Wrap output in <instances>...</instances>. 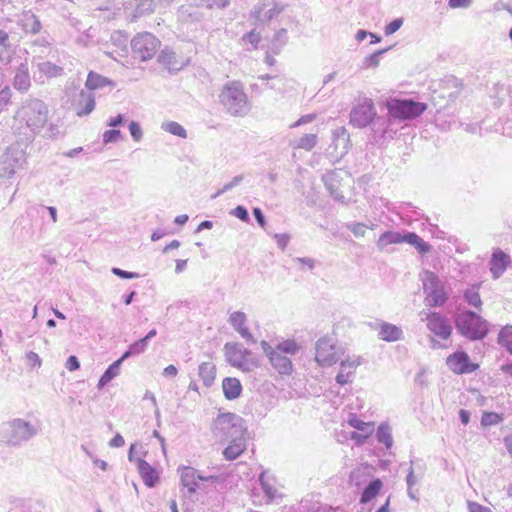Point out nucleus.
Wrapping results in <instances>:
<instances>
[{
    "label": "nucleus",
    "mask_w": 512,
    "mask_h": 512,
    "mask_svg": "<svg viewBox=\"0 0 512 512\" xmlns=\"http://www.w3.org/2000/svg\"><path fill=\"white\" fill-rule=\"evenodd\" d=\"M49 108L41 99L22 101L13 116L12 131L21 139L33 140L48 122Z\"/></svg>",
    "instance_id": "obj_1"
},
{
    "label": "nucleus",
    "mask_w": 512,
    "mask_h": 512,
    "mask_svg": "<svg viewBox=\"0 0 512 512\" xmlns=\"http://www.w3.org/2000/svg\"><path fill=\"white\" fill-rule=\"evenodd\" d=\"M387 117L378 116L372 126V132L380 138H393L396 130L392 128L393 120L407 121L419 117L426 110L425 103L412 99L390 98L385 102Z\"/></svg>",
    "instance_id": "obj_2"
},
{
    "label": "nucleus",
    "mask_w": 512,
    "mask_h": 512,
    "mask_svg": "<svg viewBox=\"0 0 512 512\" xmlns=\"http://www.w3.org/2000/svg\"><path fill=\"white\" fill-rule=\"evenodd\" d=\"M218 97L225 111L232 116L244 117L251 110V102L240 81H227Z\"/></svg>",
    "instance_id": "obj_3"
},
{
    "label": "nucleus",
    "mask_w": 512,
    "mask_h": 512,
    "mask_svg": "<svg viewBox=\"0 0 512 512\" xmlns=\"http://www.w3.org/2000/svg\"><path fill=\"white\" fill-rule=\"evenodd\" d=\"M38 434V428L23 418H11L0 425V442L17 448Z\"/></svg>",
    "instance_id": "obj_4"
},
{
    "label": "nucleus",
    "mask_w": 512,
    "mask_h": 512,
    "mask_svg": "<svg viewBox=\"0 0 512 512\" xmlns=\"http://www.w3.org/2000/svg\"><path fill=\"white\" fill-rule=\"evenodd\" d=\"M457 331L469 340L483 339L488 333V322L477 313L465 310L455 316Z\"/></svg>",
    "instance_id": "obj_5"
},
{
    "label": "nucleus",
    "mask_w": 512,
    "mask_h": 512,
    "mask_svg": "<svg viewBox=\"0 0 512 512\" xmlns=\"http://www.w3.org/2000/svg\"><path fill=\"white\" fill-rule=\"evenodd\" d=\"M245 432L242 418L234 413L220 414L214 422V433L223 441L245 439Z\"/></svg>",
    "instance_id": "obj_6"
},
{
    "label": "nucleus",
    "mask_w": 512,
    "mask_h": 512,
    "mask_svg": "<svg viewBox=\"0 0 512 512\" xmlns=\"http://www.w3.org/2000/svg\"><path fill=\"white\" fill-rule=\"evenodd\" d=\"M245 432L242 418L234 413L220 414L214 422V433L223 441L245 439Z\"/></svg>",
    "instance_id": "obj_7"
},
{
    "label": "nucleus",
    "mask_w": 512,
    "mask_h": 512,
    "mask_svg": "<svg viewBox=\"0 0 512 512\" xmlns=\"http://www.w3.org/2000/svg\"><path fill=\"white\" fill-rule=\"evenodd\" d=\"M425 302L428 307H441L448 300L445 284L431 271H425L422 276Z\"/></svg>",
    "instance_id": "obj_8"
},
{
    "label": "nucleus",
    "mask_w": 512,
    "mask_h": 512,
    "mask_svg": "<svg viewBox=\"0 0 512 512\" xmlns=\"http://www.w3.org/2000/svg\"><path fill=\"white\" fill-rule=\"evenodd\" d=\"M377 118L372 99L363 98L352 107L349 123L355 128L363 129L369 125L372 127Z\"/></svg>",
    "instance_id": "obj_9"
},
{
    "label": "nucleus",
    "mask_w": 512,
    "mask_h": 512,
    "mask_svg": "<svg viewBox=\"0 0 512 512\" xmlns=\"http://www.w3.org/2000/svg\"><path fill=\"white\" fill-rule=\"evenodd\" d=\"M315 361L321 367H331L340 358L341 350L333 339L327 336L321 337L315 344Z\"/></svg>",
    "instance_id": "obj_10"
},
{
    "label": "nucleus",
    "mask_w": 512,
    "mask_h": 512,
    "mask_svg": "<svg viewBox=\"0 0 512 512\" xmlns=\"http://www.w3.org/2000/svg\"><path fill=\"white\" fill-rule=\"evenodd\" d=\"M420 319L426 322L427 329L436 337L447 340L452 334V326L449 320L438 312L422 310L419 313Z\"/></svg>",
    "instance_id": "obj_11"
},
{
    "label": "nucleus",
    "mask_w": 512,
    "mask_h": 512,
    "mask_svg": "<svg viewBox=\"0 0 512 512\" xmlns=\"http://www.w3.org/2000/svg\"><path fill=\"white\" fill-rule=\"evenodd\" d=\"M134 55L142 61L151 59L160 47V41L151 33L137 34L131 41Z\"/></svg>",
    "instance_id": "obj_12"
},
{
    "label": "nucleus",
    "mask_w": 512,
    "mask_h": 512,
    "mask_svg": "<svg viewBox=\"0 0 512 512\" xmlns=\"http://www.w3.org/2000/svg\"><path fill=\"white\" fill-rule=\"evenodd\" d=\"M25 152L19 146H10L0 158V178H10L25 163Z\"/></svg>",
    "instance_id": "obj_13"
},
{
    "label": "nucleus",
    "mask_w": 512,
    "mask_h": 512,
    "mask_svg": "<svg viewBox=\"0 0 512 512\" xmlns=\"http://www.w3.org/2000/svg\"><path fill=\"white\" fill-rule=\"evenodd\" d=\"M225 357L227 362L236 367L243 372H250L254 367L257 366V362L248 359L247 356L251 354V352L245 348L240 347L235 343H226L224 346Z\"/></svg>",
    "instance_id": "obj_14"
},
{
    "label": "nucleus",
    "mask_w": 512,
    "mask_h": 512,
    "mask_svg": "<svg viewBox=\"0 0 512 512\" xmlns=\"http://www.w3.org/2000/svg\"><path fill=\"white\" fill-rule=\"evenodd\" d=\"M283 6L275 0H260L250 11V17L257 22L265 23L277 17Z\"/></svg>",
    "instance_id": "obj_15"
},
{
    "label": "nucleus",
    "mask_w": 512,
    "mask_h": 512,
    "mask_svg": "<svg viewBox=\"0 0 512 512\" xmlns=\"http://www.w3.org/2000/svg\"><path fill=\"white\" fill-rule=\"evenodd\" d=\"M261 348L268 357L272 367L277 370L279 374L290 375L293 372V364L289 357L274 350V348L264 340L261 342Z\"/></svg>",
    "instance_id": "obj_16"
},
{
    "label": "nucleus",
    "mask_w": 512,
    "mask_h": 512,
    "mask_svg": "<svg viewBox=\"0 0 512 512\" xmlns=\"http://www.w3.org/2000/svg\"><path fill=\"white\" fill-rule=\"evenodd\" d=\"M448 368L456 374H467L474 372L477 364H473L469 360L467 353L460 351L449 355L446 359Z\"/></svg>",
    "instance_id": "obj_17"
},
{
    "label": "nucleus",
    "mask_w": 512,
    "mask_h": 512,
    "mask_svg": "<svg viewBox=\"0 0 512 512\" xmlns=\"http://www.w3.org/2000/svg\"><path fill=\"white\" fill-rule=\"evenodd\" d=\"M72 107L79 117L89 115L95 108L94 93L87 88L80 90L73 99Z\"/></svg>",
    "instance_id": "obj_18"
},
{
    "label": "nucleus",
    "mask_w": 512,
    "mask_h": 512,
    "mask_svg": "<svg viewBox=\"0 0 512 512\" xmlns=\"http://www.w3.org/2000/svg\"><path fill=\"white\" fill-rule=\"evenodd\" d=\"M158 62L170 72H178L189 64V59L178 57L173 50L164 48L158 56Z\"/></svg>",
    "instance_id": "obj_19"
},
{
    "label": "nucleus",
    "mask_w": 512,
    "mask_h": 512,
    "mask_svg": "<svg viewBox=\"0 0 512 512\" xmlns=\"http://www.w3.org/2000/svg\"><path fill=\"white\" fill-rule=\"evenodd\" d=\"M511 262L510 256L500 248H496L492 252L489 261L490 272L494 279L500 278Z\"/></svg>",
    "instance_id": "obj_20"
},
{
    "label": "nucleus",
    "mask_w": 512,
    "mask_h": 512,
    "mask_svg": "<svg viewBox=\"0 0 512 512\" xmlns=\"http://www.w3.org/2000/svg\"><path fill=\"white\" fill-rule=\"evenodd\" d=\"M336 157H343L350 148V135L345 127H338L332 133V145Z\"/></svg>",
    "instance_id": "obj_21"
},
{
    "label": "nucleus",
    "mask_w": 512,
    "mask_h": 512,
    "mask_svg": "<svg viewBox=\"0 0 512 512\" xmlns=\"http://www.w3.org/2000/svg\"><path fill=\"white\" fill-rule=\"evenodd\" d=\"M181 484L188 489L190 494H193L199 488V481L209 480L212 477H203L197 474V471L192 467H182L179 469Z\"/></svg>",
    "instance_id": "obj_22"
},
{
    "label": "nucleus",
    "mask_w": 512,
    "mask_h": 512,
    "mask_svg": "<svg viewBox=\"0 0 512 512\" xmlns=\"http://www.w3.org/2000/svg\"><path fill=\"white\" fill-rule=\"evenodd\" d=\"M361 364L360 358H347L340 362V370L336 376V382L340 385L348 384L352 381L356 368Z\"/></svg>",
    "instance_id": "obj_23"
},
{
    "label": "nucleus",
    "mask_w": 512,
    "mask_h": 512,
    "mask_svg": "<svg viewBox=\"0 0 512 512\" xmlns=\"http://www.w3.org/2000/svg\"><path fill=\"white\" fill-rule=\"evenodd\" d=\"M246 321V314L241 311H235L229 317V322L235 331H237L247 342L255 343L253 335L245 325Z\"/></svg>",
    "instance_id": "obj_24"
},
{
    "label": "nucleus",
    "mask_w": 512,
    "mask_h": 512,
    "mask_svg": "<svg viewBox=\"0 0 512 512\" xmlns=\"http://www.w3.org/2000/svg\"><path fill=\"white\" fill-rule=\"evenodd\" d=\"M136 466L144 484L149 488H153L159 481V474L155 468L142 458L136 459Z\"/></svg>",
    "instance_id": "obj_25"
},
{
    "label": "nucleus",
    "mask_w": 512,
    "mask_h": 512,
    "mask_svg": "<svg viewBox=\"0 0 512 512\" xmlns=\"http://www.w3.org/2000/svg\"><path fill=\"white\" fill-rule=\"evenodd\" d=\"M322 180L327 188V190L330 192V195L337 201L344 203L345 197L343 195H340L339 193V185H340V177L339 172L334 171H327L323 176Z\"/></svg>",
    "instance_id": "obj_26"
},
{
    "label": "nucleus",
    "mask_w": 512,
    "mask_h": 512,
    "mask_svg": "<svg viewBox=\"0 0 512 512\" xmlns=\"http://www.w3.org/2000/svg\"><path fill=\"white\" fill-rule=\"evenodd\" d=\"M13 86L20 92H27L31 86L28 64L20 63L16 69Z\"/></svg>",
    "instance_id": "obj_27"
},
{
    "label": "nucleus",
    "mask_w": 512,
    "mask_h": 512,
    "mask_svg": "<svg viewBox=\"0 0 512 512\" xmlns=\"http://www.w3.org/2000/svg\"><path fill=\"white\" fill-rule=\"evenodd\" d=\"M19 23L26 33L37 34L42 29V24L39 17L31 11L23 12Z\"/></svg>",
    "instance_id": "obj_28"
},
{
    "label": "nucleus",
    "mask_w": 512,
    "mask_h": 512,
    "mask_svg": "<svg viewBox=\"0 0 512 512\" xmlns=\"http://www.w3.org/2000/svg\"><path fill=\"white\" fill-rule=\"evenodd\" d=\"M222 389L227 400H235L242 393L241 382L234 377H226L222 382Z\"/></svg>",
    "instance_id": "obj_29"
},
{
    "label": "nucleus",
    "mask_w": 512,
    "mask_h": 512,
    "mask_svg": "<svg viewBox=\"0 0 512 512\" xmlns=\"http://www.w3.org/2000/svg\"><path fill=\"white\" fill-rule=\"evenodd\" d=\"M378 336L386 342H394L403 338V331L394 324L383 322L380 325Z\"/></svg>",
    "instance_id": "obj_30"
},
{
    "label": "nucleus",
    "mask_w": 512,
    "mask_h": 512,
    "mask_svg": "<svg viewBox=\"0 0 512 512\" xmlns=\"http://www.w3.org/2000/svg\"><path fill=\"white\" fill-rule=\"evenodd\" d=\"M199 377L206 387L213 385L216 377V366L212 362H202L199 365Z\"/></svg>",
    "instance_id": "obj_31"
},
{
    "label": "nucleus",
    "mask_w": 512,
    "mask_h": 512,
    "mask_svg": "<svg viewBox=\"0 0 512 512\" xmlns=\"http://www.w3.org/2000/svg\"><path fill=\"white\" fill-rule=\"evenodd\" d=\"M229 445L223 450V455L227 460H234L239 457L246 449V439L228 441Z\"/></svg>",
    "instance_id": "obj_32"
},
{
    "label": "nucleus",
    "mask_w": 512,
    "mask_h": 512,
    "mask_svg": "<svg viewBox=\"0 0 512 512\" xmlns=\"http://www.w3.org/2000/svg\"><path fill=\"white\" fill-rule=\"evenodd\" d=\"M403 242L414 246L421 254H425L431 249V246L427 242H425L419 235L413 232L405 233L403 235Z\"/></svg>",
    "instance_id": "obj_33"
},
{
    "label": "nucleus",
    "mask_w": 512,
    "mask_h": 512,
    "mask_svg": "<svg viewBox=\"0 0 512 512\" xmlns=\"http://www.w3.org/2000/svg\"><path fill=\"white\" fill-rule=\"evenodd\" d=\"M383 487V483L380 479L372 480L367 487L363 490L360 502L365 504L374 499L380 492Z\"/></svg>",
    "instance_id": "obj_34"
},
{
    "label": "nucleus",
    "mask_w": 512,
    "mask_h": 512,
    "mask_svg": "<svg viewBox=\"0 0 512 512\" xmlns=\"http://www.w3.org/2000/svg\"><path fill=\"white\" fill-rule=\"evenodd\" d=\"M403 242V235L399 232L387 231L380 235L377 241V247L384 250L388 245L398 244Z\"/></svg>",
    "instance_id": "obj_35"
},
{
    "label": "nucleus",
    "mask_w": 512,
    "mask_h": 512,
    "mask_svg": "<svg viewBox=\"0 0 512 512\" xmlns=\"http://www.w3.org/2000/svg\"><path fill=\"white\" fill-rule=\"evenodd\" d=\"M187 2L190 6L207 9H225L230 5V0H187Z\"/></svg>",
    "instance_id": "obj_36"
},
{
    "label": "nucleus",
    "mask_w": 512,
    "mask_h": 512,
    "mask_svg": "<svg viewBox=\"0 0 512 512\" xmlns=\"http://www.w3.org/2000/svg\"><path fill=\"white\" fill-rule=\"evenodd\" d=\"M37 68L40 73L48 78L61 76L64 72V69L61 66H58L49 61L38 63Z\"/></svg>",
    "instance_id": "obj_37"
},
{
    "label": "nucleus",
    "mask_w": 512,
    "mask_h": 512,
    "mask_svg": "<svg viewBox=\"0 0 512 512\" xmlns=\"http://www.w3.org/2000/svg\"><path fill=\"white\" fill-rule=\"evenodd\" d=\"M12 53L13 51L9 43L8 34L5 31L0 30V62L8 63L10 61Z\"/></svg>",
    "instance_id": "obj_38"
},
{
    "label": "nucleus",
    "mask_w": 512,
    "mask_h": 512,
    "mask_svg": "<svg viewBox=\"0 0 512 512\" xmlns=\"http://www.w3.org/2000/svg\"><path fill=\"white\" fill-rule=\"evenodd\" d=\"M376 439L379 443L384 444L387 449H390L393 445L391 427L386 423L380 424L376 431Z\"/></svg>",
    "instance_id": "obj_39"
},
{
    "label": "nucleus",
    "mask_w": 512,
    "mask_h": 512,
    "mask_svg": "<svg viewBox=\"0 0 512 512\" xmlns=\"http://www.w3.org/2000/svg\"><path fill=\"white\" fill-rule=\"evenodd\" d=\"M109 83L108 78L91 71L87 76L85 88L92 92V90L103 88Z\"/></svg>",
    "instance_id": "obj_40"
},
{
    "label": "nucleus",
    "mask_w": 512,
    "mask_h": 512,
    "mask_svg": "<svg viewBox=\"0 0 512 512\" xmlns=\"http://www.w3.org/2000/svg\"><path fill=\"white\" fill-rule=\"evenodd\" d=\"M156 4L154 0H138L133 18H139L154 12Z\"/></svg>",
    "instance_id": "obj_41"
},
{
    "label": "nucleus",
    "mask_w": 512,
    "mask_h": 512,
    "mask_svg": "<svg viewBox=\"0 0 512 512\" xmlns=\"http://www.w3.org/2000/svg\"><path fill=\"white\" fill-rule=\"evenodd\" d=\"M148 344L146 343L145 339H140L138 341H135L132 343L129 348L123 353L121 358L123 360L128 359L132 356H137L143 353L147 349Z\"/></svg>",
    "instance_id": "obj_42"
},
{
    "label": "nucleus",
    "mask_w": 512,
    "mask_h": 512,
    "mask_svg": "<svg viewBox=\"0 0 512 512\" xmlns=\"http://www.w3.org/2000/svg\"><path fill=\"white\" fill-rule=\"evenodd\" d=\"M317 142L318 138L316 134H305L293 145V148L310 151L316 146Z\"/></svg>",
    "instance_id": "obj_43"
},
{
    "label": "nucleus",
    "mask_w": 512,
    "mask_h": 512,
    "mask_svg": "<svg viewBox=\"0 0 512 512\" xmlns=\"http://www.w3.org/2000/svg\"><path fill=\"white\" fill-rule=\"evenodd\" d=\"M162 130L165 132H168L172 135L178 136L180 138H186L187 137V131L186 129L175 121H167L163 122L161 125Z\"/></svg>",
    "instance_id": "obj_44"
},
{
    "label": "nucleus",
    "mask_w": 512,
    "mask_h": 512,
    "mask_svg": "<svg viewBox=\"0 0 512 512\" xmlns=\"http://www.w3.org/2000/svg\"><path fill=\"white\" fill-rule=\"evenodd\" d=\"M423 474H424L423 469H421L418 474H415L414 473V469L412 468V466L409 468V472H408L407 477H406V483H407V486H408V496L411 499H413V500H416L417 497L413 493L412 488L423 477Z\"/></svg>",
    "instance_id": "obj_45"
},
{
    "label": "nucleus",
    "mask_w": 512,
    "mask_h": 512,
    "mask_svg": "<svg viewBox=\"0 0 512 512\" xmlns=\"http://www.w3.org/2000/svg\"><path fill=\"white\" fill-rule=\"evenodd\" d=\"M498 342L512 354V326H505L498 335Z\"/></svg>",
    "instance_id": "obj_46"
},
{
    "label": "nucleus",
    "mask_w": 512,
    "mask_h": 512,
    "mask_svg": "<svg viewBox=\"0 0 512 512\" xmlns=\"http://www.w3.org/2000/svg\"><path fill=\"white\" fill-rule=\"evenodd\" d=\"M274 350L279 351L282 355H295L299 351V346L294 340H285L278 343Z\"/></svg>",
    "instance_id": "obj_47"
},
{
    "label": "nucleus",
    "mask_w": 512,
    "mask_h": 512,
    "mask_svg": "<svg viewBox=\"0 0 512 512\" xmlns=\"http://www.w3.org/2000/svg\"><path fill=\"white\" fill-rule=\"evenodd\" d=\"M464 298L469 305L476 308H479L482 304L480 295L475 288L467 289L464 293Z\"/></svg>",
    "instance_id": "obj_48"
},
{
    "label": "nucleus",
    "mask_w": 512,
    "mask_h": 512,
    "mask_svg": "<svg viewBox=\"0 0 512 512\" xmlns=\"http://www.w3.org/2000/svg\"><path fill=\"white\" fill-rule=\"evenodd\" d=\"M124 360L120 357L114 361L103 373V376L109 381L113 380L120 374L121 364Z\"/></svg>",
    "instance_id": "obj_49"
},
{
    "label": "nucleus",
    "mask_w": 512,
    "mask_h": 512,
    "mask_svg": "<svg viewBox=\"0 0 512 512\" xmlns=\"http://www.w3.org/2000/svg\"><path fill=\"white\" fill-rule=\"evenodd\" d=\"M122 138L123 137L121 135L120 130H116V129L107 130L103 134V143L104 144L116 143L119 140H122Z\"/></svg>",
    "instance_id": "obj_50"
},
{
    "label": "nucleus",
    "mask_w": 512,
    "mask_h": 512,
    "mask_svg": "<svg viewBox=\"0 0 512 512\" xmlns=\"http://www.w3.org/2000/svg\"><path fill=\"white\" fill-rule=\"evenodd\" d=\"M242 180H243V175H237V176L233 177V179L230 182L224 184V186L220 190L217 191V193L213 196V198H216V197L220 196L221 194L236 187L238 184H240L242 182Z\"/></svg>",
    "instance_id": "obj_51"
},
{
    "label": "nucleus",
    "mask_w": 512,
    "mask_h": 512,
    "mask_svg": "<svg viewBox=\"0 0 512 512\" xmlns=\"http://www.w3.org/2000/svg\"><path fill=\"white\" fill-rule=\"evenodd\" d=\"M348 423L353 428H355L357 430H360V431H363V432L368 431V429L371 426L369 423H366V422L362 421L361 419L357 418L355 415H351L350 416V418L348 420Z\"/></svg>",
    "instance_id": "obj_52"
},
{
    "label": "nucleus",
    "mask_w": 512,
    "mask_h": 512,
    "mask_svg": "<svg viewBox=\"0 0 512 512\" xmlns=\"http://www.w3.org/2000/svg\"><path fill=\"white\" fill-rule=\"evenodd\" d=\"M287 41V30L282 28L279 29L273 38V46L277 49L281 48Z\"/></svg>",
    "instance_id": "obj_53"
},
{
    "label": "nucleus",
    "mask_w": 512,
    "mask_h": 512,
    "mask_svg": "<svg viewBox=\"0 0 512 512\" xmlns=\"http://www.w3.org/2000/svg\"><path fill=\"white\" fill-rule=\"evenodd\" d=\"M129 131L134 141L139 142L143 137V131L138 122L131 121L129 124Z\"/></svg>",
    "instance_id": "obj_54"
},
{
    "label": "nucleus",
    "mask_w": 512,
    "mask_h": 512,
    "mask_svg": "<svg viewBox=\"0 0 512 512\" xmlns=\"http://www.w3.org/2000/svg\"><path fill=\"white\" fill-rule=\"evenodd\" d=\"M347 228L356 236L363 237L365 235L366 229L368 226L364 223H350L347 225Z\"/></svg>",
    "instance_id": "obj_55"
},
{
    "label": "nucleus",
    "mask_w": 512,
    "mask_h": 512,
    "mask_svg": "<svg viewBox=\"0 0 512 512\" xmlns=\"http://www.w3.org/2000/svg\"><path fill=\"white\" fill-rule=\"evenodd\" d=\"M12 92L8 87L0 91V114L4 111L6 106L10 103Z\"/></svg>",
    "instance_id": "obj_56"
},
{
    "label": "nucleus",
    "mask_w": 512,
    "mask_h": 512,
    "mask_svg": "<svg viewBox=\"0 0 512 512\" xmlns=\"http://www.w3.org/2000/svg\"><path fill=\"white\" fill-rule=\"evenodd\" d=\"M500 421H501L500 415H498L497 413H493V412L485 413L482 416V420H481L482 424L485 426L495 425V424H498Z\"/></svg>",
    "instance_id": "obj_57"
},
{
    "label": "nucleus",
    "mask_w": 512,
    "mask_h": 512,
    "mask_svg": "<svg viewBox=\"0 0 512 512\" xmlns=\"http://www.w3.org/2000/svg\"><path fill=\"white\" fill-rule=\"evenodd\" d=\"M230 213L243 222H249L250 220L248 211L244 206L239 205L236 208H234Z\"/></svg>",
    "instance_id": "obj_58"
},
{
    "label": "nucleus",
    "mask_w": 512,
    "mask_h": 512,
    "mask_svg": "<svg viewBox=\"0 0 512 512\" xmlns=\"http://www.w3.org/2000/svg\"><path fill=\"white\" fill-rule=\"evenodd\" d=\"M403 25V19L397 18L391 21L388 25L385 27V35L389 36L398 31L401 26Z\"/></svg>",
    "instance_id": "obj_59"
},
{
    "label": "nucleus",
    "mask_w": 512,
    "mask_h": 512,
    "mask_svg": "<svg viewBox=\"0 0 512 512\" xmlns=\"http://www.w3.org/2000/svg\"><path fill=\"white\" fill-rule=\"evenodd\" d=\"M26 361L30 368L40 367L42 365V360L39 355L33 351H30L26 354Z\"/></svg>",
    "instance_id": "obj_60"
},
{
    "label": "nucleus",
    "mask_w": 512,
    "mask_h": 512,
    "mask_svg": "<svg viewBox=\"0 0 512 512\" xmlns=\"http://www.w3.org/2000/svg\"><path fill=\"white\" fill-rule=\"evenodd\" d=\"M111 272L122 279H134L139 277V274L137 273L128 272L117 267H113Z\"/></svg>",
    "instance_id": "obj_61"
},
{
    "label": "nucleus",
    "mask_w": 512,
    "mask_h": 512,
    "mask_svg": "<svg viewBox=\"0 0 512 512\" xmlns=\"http://www.w3.org/2000/svg\"><path fill=\"white\" fill-rule=\"evenodd\" d=\"M389 48L387 49H382V50H378L374 53H372L371 55H369L368 57H366L365 59V63L367 65H373V66H376L378 65L379 63V58L382 54H384L386 51H388Z\"/></svg>",
    "instance_id": "obj_62"
},
{
    "label": "nucleus",
    "mask_w": 512,
    "mask_h": 512,
    "mask_svg": "<svg viewBox=\"0 0 512 512\" xmlns=\"http://www.w3.org/2000/svg\"><path fill=\"white\" fill-rule=\"evenodd\" d=\"M260 482L262 485V489L265 492V494L270 498L273 499L276 497L277 490L273 488L271 485H269L267 482L264 481V476H260Z\"/></svg>",
    "instance_id": "obj_63"
},
{
    "label": "nucleus",
    "mask_w": 512,
    "mask_h": 512,
    "mask_svg": "<svg viewBox=\"0 0 512 512\" xmlns=\"http://www.w3.org/2000/svg\"><path fill=\"white\" fill-rule=\"evenodd\" d=\"M468 510L469 512H492L489 507L483 506L477 502H468Z\"/></svg>",
    "instance_id": "obj_64"
}]
</instances>
